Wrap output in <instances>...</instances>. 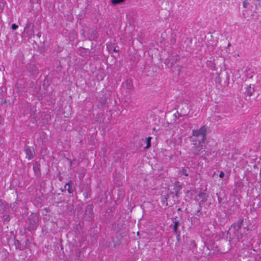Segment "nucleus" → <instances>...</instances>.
Instances as JSON below:
<instances>
[{
	"label": "nucleus",
	"instance_id": "6",
	"mask_svg": "<svg viewBox=\"0 0 261 261\" xmlns=\"http://www.w3.org/2000/svg\"><path fill=\"white\" fill-rule=\"evenodd\" d=\"M247 94H248V95L249 96H251L252 95V94L253 93V92H254V89L253 88L251 87V85H250L249 86H248L247 88Z\"/></svg>",
	"mask_w": 261,
	"mask_h": 261
},
{
	"label": "nucleus",
	"instance_id": "1",
	"mask_svg": "<svg viewBox=\"0 0 261 261\" xmlns=\"http://www.w3.org/2000/svg\"><path fill=\"white\" fill-rule=\"evenodd\" d=\"M206 130V127L203 126L198 130H193V135L195 137L201 136L202 139H203L205 136Z\"/></svg>",
	"mask_w": 261,
	"mask_h": 261
},
{
	"label": "nucleus",
	"instance_id": "4",
	"mask_svg": "<svg viewBox=\"0 0 261 261\" xmlns=\"http://www.w3.org/2000/svg\"><path fill=\"white\" fill-rule=\"evenodd\" d=\"M37 221H38V217L36 215H31L30 217V218H29V221L33 227L37 223Z\"/></svg>",
	"mask_w": 261,
	"mask_h": 261
},
{
	"label": "nucleus",
	"instance_id": "15",
	"mask_svg": "<svg viewBox=\"0 0 261 261\" xmlns=\"http://www.w3.org/2000/svg\"><path fill=\"white\" fill-rule=\"evenodd\" d=\"M37 166H38L37 163H35V164H34V166H33V168H34V169H35L36 167H37Z\"/></svg>",
	"mask_w": 261,
	"mask_h": 261
},
{
	"label": "nucleus",
	"instance_id": "11",
	"mask_svg": "<svg viewBox=\"0 0 261 261\" xmlns=\"http://www.w3.org/2000/svg\"><path fill=\"white\" fill-rule=\"evenodd\" d=\"M181 172L184 174L185 176H188V173L187 172V171L186 169L182 168L181 170Z\"/></svg>",
	"mask_w": 261,
	"mask_h": 261
},
{
	"label": "nucleus",
	"instance_id": "3",
	"mask_svg": "<svg viewBox=\"0 0 261 261\" xmlns=\"http://www.w3.org/2000/svg\"><path fill=\"white\" fill-rule=\"evenodd\" d=\"M27 158L30 160L32 159L34 155V150L33 148L30 147H26L24 149Z\"/></svg>",
	"mask_w": 261,
	"mask_h": 261
},
{
	"label": "nucleus",
	"instance_id": "7",
	"mask_svg": "<svg viewBox=\"0 0 261 261\" xmlns=\"http://www.w3.org/2000/svg\"><path fill=\"white\" fill-rule=\"evenodd\" d=\"M151 139V137H148L146 139V140H145V142L147 143V145L145 147V148H148L150 146V145H151V143H150Z\"/></svg>",
	"mask_w": 261,
	"mask_h": 261
},
{
	"label": "nucleus",
	"instance_id": "2",
	"mask_svg": "<svg viewBox=\"0 0 261 261\" xmlns=\"http://www.w3.org/2000/svg\"><path fill=\"white\" fill-rule=\"evenodd\" d=\"M192 150L195 154H198L200 150L202 149V146L201 145L199 141H195L192 144Z\"/></svg>",
	"mask_w": 261,
	"mask_h": 261
},
{
	"label": "nucleus",
	"instance_id": "14",
	"mask_svg": "<svg viewBox=\"0 0 261 261\" xmlns=\"http://www.w3.org/2000/svg\"><path fill=\"white\" fill-rule=\"evenodd\" d=\"M248 4V2H246V1L244 2V3H243V7L244 8L247 7V6Z\"/></svg>",
	"mask_w": 261,
	"mask_h": 261
},
{
	"label": "nucleus",
	"instance_id": "16",
	"mask_svg": "<svg viewBox=\"0 0 261 261\" xmlns=\"http://www.w3.org/2000/svg\"><path fill=\"white\" fill-rule=\"evenodd\" d=\"M230 45H231V44H230V43H228V46H230Z\"/></svg>",
	"mask_w": 261,
	"mask_h": 261
},
{
	"label": "nucleus",
	"instance_id": "13",
	"mask_svg": "<svg viewBox=\"0 0 261 261\" xmlns=\"http://www.w3.org/2000/svg\"><path fill=\"white\" fill-rule=\"evenodd\" d=\"M224 176V174L223 172H221L219 174V177H221V178H222Z\"/></svg>",
	"mask_w": 261,
	"mask_h": 261
},
{
	"label": "nucleus",
	"instance_id": "9",
	"mask_svg": "<svg viewBox=\"0 0 261 261\" xmlns=\"http://www.w3.org/2000/svg\"><path fill=\"white\" fill-rule=\"evenodd\" d=\"M179 225V223H178V222L177 221H175L174 222V227H173V229H174V232L177 233V228L178 227Z\"/></svg>",
	"mask_w": 261,
	"mask_h": 261
},
{
	"label": "nucleus",
	"instance_id": "12",
	"mask_svg": "<svg viewBox=\"0 0 261 261\" xmlns=\"http://www.w3.org/2000/svg\"><path fill=\"white\" fill-rule=\"evenodd\" d=\"M18 28V25L15 24H13L12 25V29L14 30H16Z\"/></svg>",
	"mask_w": 261,
	"mask_h": 261
},
{
	"label": "nucleus",
	"instance_id": "8",
	"mask_svg": "<svg viewBox=\"0 0 261 261\" xmlns=\"http://www.w3.org/2000/svg\"><path fill=\"white\" fill-rule=\"evenodd\" d=\"M199 197L202 199V200H205L207 197V195L205 193H200L198 195Z\"/></svg>",
	"mask_w": 261,
	"mask_h": 261
},
{
	"label": "nucleus",
	"instance_id": "10",
	"mask_svg": "<svg viewBox=\"0 0 261 261\" xmlns=\"http://www.w3.org/2000/svg\"><path fill=\"white\" fill-rule=\"evenodd\" d=\"M124 0H112L111 2L114 5H116L123 2Z\"/></svg>",
	"mask_w": 261,
	"mask_h": 261
},
{
	"label": "nucleus",
	"instance_id": "5",
	"mask_svg": "<svg viewBox=\"0 0 261 261\" xmlns=\"http://www.w3.org/2000/svg\"><path fill=\"white\" fill-rule=\"evenodd\" d=\"M65 190H67L69 193H72L73 192V189L71 187L70 183H67L65 186Z\"/></svg>",
	"mask_w": 261,
	"mask_h": 261
},
{
	"label": "nucleus",
	"instance_id": "17",
	"mask_svg": "<svg viewBox=\"0 0 261 261\" xmlns=\"http://www.w3.org/2000/svg\"><path fill=\"white\" fill-rule=\"evenodd\" d=\"M237 56L238 57H239V54H237Z\"/></svg>",
	"mask_w": 261,
	"mask_h": 261
}]
</instances>
